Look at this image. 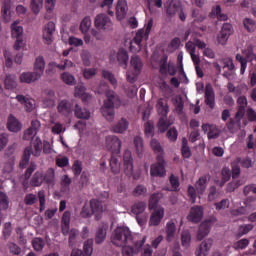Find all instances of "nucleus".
Instances as JSON below:
<instances>
[{"label":"nucleus","instance_id":"1","mask_svg":"<svg viewBox=\"0 0 256 256\" xmlns=\"http://www.w3.org/2000/svg\"><path fill=\"white\" fill-rule=\"evenodd\" d=\"M110 241L115 247H125L133 242V233L127 226H118L112 232Z\"/></svg>","mask_w":256,"mask_h":256},{"label":"nucleus","instance_id":"2","mask_svg":"<svg viewBox=\"0 0 256 256\" xmlns=\"http://www.w3.org/2000/svg\"><path fill=\"white\" fill-rule=\"evenodd\" d=\"M41 151H43V141H41V138L36 137L31 141V146H27L24 149L22 160L19 163L20 169H25V167L29 165L31 155H34V157H40Z\"/></svg>","mask_w":256,"mask_h":256},{"label":"nucleus","instance_id":"3","mask_svg":"<svg viewBox=\"0 0 256 256\" xmlns=\"http://www.w3.org/2000/svg\"><path fill=\"white\" fill-rule=\"evenodd\" d=\"M130 68L132 72H127V81L129 83H135L137 75H139L141 73V69H143V61H141V58L138 55L131 56Z\"/></svg>","mask_w":256,"mask_h":256},{"label":"nucleus","instance_id":"4","mask_svg":"<svg viewBox=\"0 0 256 256\" xmlns=\"http://www.w3.org/2000/svg\"><path fill=\"white\" fill-rule=\"evenodd\" d=\"M94 25L99 31H111L113 29V21L107 14H98L94 19Z\"/></svg>","mask_w":256,"mask_h":256},{"label":"nucleus","instance_id":"5","mask_svg":"<svg viewBox=\"0 0 256 256\" xmlns=\"http://www.w3.org/2000/svg\"><path fill=\"white\" fill-rule=\"evenodd\" d=\"M165 158L163 155H157V162L151 165L150 175L151 177H165Z\"/></svg>","mask_w":256,"mask_h":256},{"label":"nucleus","instance_id":"6","mask_svg":"<svg viewBox=\"0 0 256 256\" xmlns=\"http://www.w3.org/2000/svg\"><path fill=\"white\" fill-rule=\"evenodd\" d=\"M145 241H147V236H144L141 240L134 242L133 246H123L122 254L123 256H134L141 253V248L145 245Z\"/></svg>","mask_w":256,"mask_h":256},{"label":"nucleus","instance_id":"7","mask_svg":"<svg viewBox=\"0 0 256 256\" xmlns=\"http://www.w3.org/2000/svg\"><path fill=\"white\" fill-rule=\"evenodd\" d=\"M166 13L168 17H175V15H178L179 19L182 21H185V19H187V15L183 11V6L181 5V2H171L166 10Z\"/></svg>","mask_w":256,"mask_h":256},{"label":"nucleus","instance_id":"8","mask_svg":"<svg viewBox=\"0 0 256 256\" xmlns=\"http://www.w3.org/2000/svg\"><path fill=\"white\" fill-rule=\"evenodd\" d=\"M123 171L125 173L126 177H132L133 176V154L131 151L126 150L124 152L123 156Z\"/></svg>","mask_w":256,"mask_h":256},{"label":"nucleus","instance_id":"9","mask_svg":"<svg viewBox=\"0 0 256 256\" xmlns=\"http://www.w3.org/2000/svg\"><path fill=\"white\" fill-rule=\"evenodd\" d=\"M74 110L75 106L73 105V102L66 99L58 102L57 111L60 115H63L64 117H69V115H71Z\"/></svg>","mask_w":256,"mask_h":256},{"label":"nucleus","instance_id":"10","mask_svg":"<svg viewBox=\"0 0 256 256\" xmlns=\"http://www.w3.org/2000/svg\"><path fill=\"white\" fill-rule=\"evenodd\" d=\"M204 102L210 109H215V90L211 83L206 84L204 90Z\"/></svg>","mask_w":256,"mask_h":256},{"label":"nucleus","instance_id":"11","mask_svg":"<svg viewBox=\"0 0 256 256\" xmlns=\"http://www.w3.org/2000/svg\"><path fill=\"white\" fill-rule=\"evenodd\" d=\"M106 147L108 151H112V153L119 155V153H121V140L117 136H107Z\"/></svg>","mask_w":256,"mask_h":256},{"label":"nucleus","instance_id":"12","mask_svg":"<svg viewBox=\"0 0 256 256\" xmlns=\"http://www.w3.org/2000/svg\"><path fill=\"white\" fill-rule=\"evenodd\" d=\"M106 107H115L119 109L121 107V98L113 90L106 91V100L104 101Z\"/></svg>","mask_w":256,"mask_h":256},{"label":"nucleus","instance_id":"13","mask_svg":"<svg viewBox=\"0 0 256 256\" xmlns=\"http://www.w3.org/2000/svg\"><path fill=\"white\" fill-rule=\"evenodd\" d=\"M231 35H233V25L230 23H224L222 25L220 34L218 35V43H220V45H225Z\"/></svg>","mask_w":256,"mask_h":256},{"label":"nucleus","instance_id":"14","mask_svg":"<svg viewBox=\"0 0 256 256\" xmlns=\"http://www.w3.org/2000/svg\"><path fill=\"white\" fill-rule=\"evenodd\" d=\"M203 206H193L190 208L189 214L187 215V219L191 223H200L201 219H203Z\"/></svg>","mask_w":256,"mask_h":256},{"label":"nucleus","instance_id":"15","mask_svg":"<svg viewBox=\"0 0 256 256\" xmlns=\"http://www.w3.org/2000/svg\"><path fill=\"white\" fill-rule=\"evenodd\" d=\"M202 131L207 133L208 139H218L219 135H221V130L215 124H203Z\"/></svg>","mask_w":256,"mask_h":256},{"label":"nucleus","instance_id":"16","mask_svg":"<svg viewBox=\"0 0 256 256\" xmlns=\"http://www.w3.org/2000/svg\"><path fill=\"white\" fill-rule=\"evenodd\" d=\"M141 41H143V30L138 31L130 42L131 53H139L142 49Z\"/></svg>","mask_w":256,"mask_h":256},{"label":"nucleus","instance_id":"17","mask_svg":"<svg viewBox=\"0 0 256 256\" xmlns=\"http://www.w3.org/2000/svg\"><path fill=\"white\" fill-rule=\"evenodd\" d=\"M53 33H55V23L48 22L43 30V40L46 45L53 43Z\"/></svg>","mask_w":256,"mask_h":256},{"label":"nucleus","instance_id":"18","mask_svg":"<svg viewBox=\"0 0 256 256\" xmlns=\"http://www.w3.org/2000/svg\"><path fill=\"white\" fill-rule=\"evenodd\" d=\"M164 216H165V209L163 207L156 208L150 216L149 225H153L154 227H157V225L161 223V219H163Z\"/></svg>","mask_w":256,"mask_h":256},{"label":"nucleus","instance_id":"19","mask_svg":"<svg viewBox=\"0 0 256 256\" xmlns=\"http://www.w3.org/2000/svg\"><path fill=\"white\" fill-rule=\"evenodd\" d=\"M129 129V121H127L124 117L117 121V123L113 124L110 128L112 133L123 134L125 131Z\"/></svg>","mask_w":256,"mask_h":256},{"label":"nucleus","instance_id":"20","mask_svg":"<svg viewBox=\"0 0 256 256\" xmlns=\"http://www.w3.org/2000/svg\"><path fill=\"white\" fill-rule=\"evenodd\" d=\"M127 11H129V6H127L126 0H119L116 6V17L118 21H122L127 17Z\"/></svg>","mask_w":256,"mask_h":256},{"label":"nucleus","instance_id":"21","mask_svg":"<svg viewBox=\"0 0 256 256\" xmlns=\"http://www.w3.org/2000/svg\"><path fill=\"white\" fill-rule=\"evenodd\" d=\"M211 231V221L206 220L202 222L199 226L198 232H197V240L203 241L207 235H209V232Z\"/></svg>","mask_w":256,"mask_h":256},{"label":"nucleus","instance_id":"22","mask_svg":"<svg viewBox=\"0 0 256 256\" xmlns=\"http://www.w3.org/2000/svg\"><path fill=\"white\" fill-rule=\"evenodd\" d=\"M109 229V226L107 224H100L96 234H95V243L96 245H101L105 239H107V230Z\"/></svg>","mask_w":256,"mask_h":256},{"label":"nucleus","instance_id":"23","mask_svg":"<svg viewBox=\"0 0 256 256\" xmlns=\"http://www.w3.org/2000/svg\"><path fill=\"white\" fill-rule=\"evenodd\" d=\"M116 59L118 61V65L123 69H127V64L129 63V53L127 50L121 48L118 50L116 54Z\"/></svg>","mask_w":256,"mask_h":256},{"label":"nucleus","instance_id":"24","mask_svg":"<svg viewBox=\"0 0 256 256\" xmlns=\"http://www.w3.org/2000/svg\"><path fill=\"white\" fill-rule=\"evenodd\" d=\"M156 110L161 117H167L169 115V104L166 99L160 98L156 103Z\"/></svg>","mask_w":256,"mask_h":256},{"label":"nucleus","instance_id":"25","mask_svg":"<svg viewBox=\"0 0 256 256\" xmlns=\"http://www.w3.org/2000/svg\"><path fill=\"white\" fill-rule=\"evenodd\" d=\"M7 129L12 133H18V131L21 129V122H19V120L14 117L13 114L8 116Z\"/></svg>","mask_w":256,"mask_h":256},{"label":"nucleus","instance_id":"26","mask_svg":"<svg viewBox=\"0 0 256 256\" xmlns=\"http://www.w3.org/2000/svg\"><path fill=\"white\" fill-rule=\"evenodd\" d=\"M211 247H213V240L207 239L204 240L201 244L199 249L196 251L197 256H207L209 255V251L211 250Z\"/></svg>","mask_w":256,"mask_h":256},{"label":"nucleus","instance_id":"27","mask_svg":"<svg viewBox=\"0 0 256 256\" xmlns=\"http://www.w3.org/2000/svg\"><path fill=\"white\" fill-rule=\"evenodd\" d=\"M71 225V212L65 211L61 220V231L63 235L69 234V227Z\"/></svg>","mask_w":256,"mask_h":256},{"label":"nucleus","instance_id":"28","mask_svg":"<svg viewBox=\"0 0 256 256\" xmlns=\"http://www.w3.org/2000/svg\"><path fill=\"white\" fill-rule=\"evenodd\" d=\"M102 116L106 118V121L109 123H113L115 121V107L113 106H107L103 104V107L101 108Z\"/></svg>","mask_w":256,"mask_h":256},{"label":"nucleus","instance_id":"29","mask_svg":"<svg viewBox=\"0 0 256 256\" xmlns=\"http://www.w3.org/2000/svg\"><path fill=\"white\" fill-rule=\"evenodd\" d=\"M90 207L92 214L96 216V219H101V213H103V204L99 200H91Z\"/></svg>","mask_w":256,"mask_h":256},{"label":"nucleus","instance_id":"30","mask_svg":"<svg viewBox=\"0 0 256 256\" xmlns=\"http://www.w3.org/2000/svg\"><path fill=\"white\" fill-rule=\"evenodd\" d=\"M74 115L77 119H89L91 112L85 108H81L79 104H74Z\"/></svg>","mask_w":256,"mask_h":256},{"label":"nucleus","instance_id":"31","mask_svg":"<svg viewBox=\"0 0 256 256\" xmlns=\"http://www.w3.org/2000/svg\"><path fill=\"white\" fill-rule=\"evenodd\" d=\"M133 143L138 157H143V152L145 151L143 138L141 136H136L134 137Z\"/></svg>","mask_w":256,"mask_h":256},{"label":"nucleus","instance_id":"32","mask_svg":"<svg viewBox=\"0 0 256 256\" xmlns=\"http://www.w3.org/2000/svg\"><path fill=\"white\" fill-rule=\"evenodd\" d=\"M195 189L198 195H203L205 193V189H207V176H202L195 183Z\"/></svg>","mask_w":256,"mask_h":256},{"label":"nucleus","instance_id":"33","mask_svg":"<svg viewBox=\"0 0 256 256\" xmlns=\"http://www.w3.org/2000/svg\"><path fill=\"white\" fill-rule=\"evenodd\" d=\"M4 85L6 89L12 90L17 89V76L13 74L6 75L4 80Z\"/></svg>","mask_w":256,"mask_h":256},{"label":"nucleus","instance_id":"34","mask_svg":"<svg viewBox=\"0 0 256 256\" xmlns=\"http://www.w3.org/2000/svg\"><path fill=\"white\" fill-rule=\"evenodd\" d=\"M7 247L10 255L21 256L23 255V248L17 245L15 242H8Z\"/></svg>","mask_w":256,"mask_h":256},{"label":"nucleus","instance_id":"35","mask_svg":"<svg viewBox=\"0 0 256 256\" xmlns=\"http://www.w3.org/2000/svg\"><path fill=\"white\" fill-rule=\"evenodd\" d=\"M150 147L152 151H154V153L162 155L163 157L165 151L163 150V146L161 145V142H159V140H157L156 138H152L150 140Z\"/></svg>","mask_w":256,"mask_h":256},{"label":"nucleus","instance_id":"36","mask_svg":"<svg viewBox=\"0 0 256 256\" xmlns=\"http://www.w3.org/2000/svg\"><path fill=\"white\" fill-rule=\"evenodd\" d=\"M43 181H44L43 173L37 171L33 174L31 181H30V185L32 187H41V185H43Z\"/></svg>","mask_w":256,"mask_h":256},{"label":"nucleus","instance_id":"37","mask_svg":"<svg viewBox=\"0 0 256 256\" xmlns=\"http://www.w3.org/2000/svg\"><path fill=\"white\" fill-rule=\"evenodd\" d=\"M147 209V204L145 202H136L132 205L131 211L134 215H141Z\"/></svg>","mask_w":256,"mask_h":256},{"label":"nucleus","instance_id":"38","mask_svg":"<svg viewBox=\"0 0 256 256\" xmlns=\"http://www.w3.org/2000/svg\"><path fill=\"white\" fill-rule=\"evenodd\" d=\"M110 168L114 175H118V173H121V162L119 161V158L115 156L111 157Z\"/></svg>","mask_w":256,"mask_h":256},{"label":"nucleus","instance_id":"39","mask_svg":"<svg viewBox=\"0 0 256 256\" xmlns=\"http://www.w3.org/2000/svg\"><path fill=\"white\" fill-rule=\"evenodd\" d=\"M12 37L19 39L23 37V27L19 26V22L15 21L11 26Z\"/></svg>","mask_w":256,"mask_h":256},{"label":"nucleus","instance_id":"40","mask_svg":"<svg viewBox=\"0 0 256 256\" xmlns=\"http://www.w3.org/2000/svg\"><path fill=\"white\" fill-rule=\"evenodd\" d=\"M133 197H145L147 195V187L143 184H138L132 191Z\"/></svg>","mask_w":256,"mask_h":256},{"label":"nucleus","instance_id":"41","mask_svg":"<svg viewBox=\"0 0 256 256\" xmlns=\"http://www.w3.org/2000/svg\"><path fill=\"white\" fill-rule=\"evenodd\" d=\"M244 29H246L247 33H254L256 29V22L251 18L243 19Z\"/></svg>","mask_w":256,"mask_h":256},{"label":"nucleus","instance_id":"42","mask_svg":"<svg viewBox=\"0 0 256 256\" xmlns=\"http://www.w3.org/2000/svg\"><path fill=\"white\" fill-rule=\"evenodd\" d=\"M68 245L69 247H75V243L77 241V237H79V230L72 228L70 231L68 230Z\"/></svg>","mask_w":256,"mask_h":256},{"label":"nucleus","instance_id":"43","mask_svg":"<svg viewBox=\"0 0 256 256\" xmlns=\"http://www.w3.org/2000/svg\"><path fill=\"white\" fill-rule=\"evenodd\" d=\"M176 231H177V227L175 226V223L168 222L166 224L167 241L173 240V237H175Z\"/></svg>","mask_w":256,"mask_h":256},{"label":"nucleus","instance_id":"44","mask_svg":"<svg viewBox=\"0 0 256 256\" xmlns=\"http://www.w3.org/2000/svg\"><path fill=\"white\" fill-rule=\"evenodd\" d=\"M21 83H35L37 78L33 74V72H24L20 75Z\"/></svg>","mask_w":256,"mask_h":256},{"label":"nucleus","instance_id":"45","mask_svg":"<svg viewBox=\"0 0 256 256\" xmlns=\"http://www.w3.org/2000/svg\"><path fill=\"white\" fill-rule=\"evenodd\" d=\"M145 137H153L155 135V124L152 121H147L144 124Z\"/></svg>","mask_w":256,"mask_h":256},{"label":"nucleus","instance_id":"46","mask_svg":"<svg viewBox=\"0 0 256 256\" xmlns=\"http://www.w3.org/2000/svg\"><path fill=\"white\" fill-rule=\"evenodd\" d=\"M227 129L230 133H237L241 129V122L231 118L229 123H227Z\"/></svg>","mask_w":256,"mask_h":256},{"label":"nucleus","instance_id":"47","mask_svg":"<svg viewBox=\"0 0 256 256\" xmlns=\"http://www.w3.org/2000/svg\"><path fill=\"white\" fill-rule=\"evenodd\" d=\"M43 178L48 185H55V169L49 168Z\"/></svg>","mask_w":256,"mask_h":256},{"label":"nucleus","instance_id":"48","mask_svg":"<svg viewBox=\"0 0 256 256\" xmlns=\"http://www.w3.org/2000/svg\"><path fill=\"white\" fill-rule=\"evenodd\" d=\"M9 209V197L5 192H0V213Z\"/></svg>","mask_w":256,"mask_h":256},{"label":"nucleus","instance_id":"49","mask_svg":"<svg viewBox=\"0 0 256 256\" xmlns=\"http://www.w3.org/2000/svg\"><path fill=\"white\" fill-rule=\"evenodd\" d=\"M241 158H237L236 161L232 162V179H237L241 175Z\"/></svg>","mask_w":256,"mask_h":256},{"label":"nucleus","instance_id":"50","mask_svg":"<svg viewBox=\"0 0 256 256\" xmlns=\"http://www.w3.org/2000/svg\"><path fill=\"white\" fill-rule=\"evenodd\" d=\"M181 151L184 159H189V157H191V148H189V143L187 141V138H182Z\"/></svg>","mask_w":256,"mask_h":256},{"label":"nucleus","instance_id":"51","mask_svg":"<svg viewBox=\"0 0 256 256\" xmlns=\"http://www.w3.org/2000/svg\"><path fill=\"white\" fill-rule=\"evenodd\" d=\"M61 79L66 85H75L77 83V81L75 80V76H73L69 72L62 73Z\"/></svg>","mask_w":256,"mask_h":256},{"label":"nucleus","instance_id":"52","mask_svg":"<svg viewBox=\"0 0 256 256\" xmlns=\"http://www.w3.org/2000/svg\"><path fill=\"white\" fill-rule=\"evenodd\" d=\"M32 247L34 251H43V247H45V240L43 238L36 237L32 240Z\"/></svg>","mask_w":256,"mask_h":256},{"label":"nucleus","instance_id":"53","mask_svg":"<svg viewBox=\"0 0 256 256\" xmlns=\"http://www.w3.org/2000/svg\"><path fill=\"white\" fill-rule=\"evenodd\" d=\"M102 77L104 79H107L111 83V85L117 87V79L112 72H110L109 70H102Z\"/></svg>","mask_w":256,"mask_h":256},{"label":"nucleus","instance_id":"54","mask_svg":"<svg viewBox=\"0 0 256 256\" xmlns=\"http://www.w3.org/2000/svg\"><path fill=\"white\" fill-rule=\"evenodd\" d=\"M2 15L6 21L9 20V15H11V0H4V5L2 6Z\"/></svg>","mask_w":256,"mask_h":256},{"label":"nucleus","instance_id":"55","mask_svg":"<svg viewBox=\"0 0 256 256\" xmlns=\"http://www.w3.org/2000/svg\"><path fill=\"white\" fill-rule=\"evenodd\" d=\"M83 251L84 256L93 255V239H88L84 242Z\"/></svg>","mask_w":256,"mask_h":256},{"label":"nucleus","instance_id":"56","mask_svg":"<svg viewBox=\"0 0 256 256\" xmlns=\"http://www.w3.org/2000/svg\"><path fill=\"white\" fill-rule=\"evenodd\" d=\"M191 17L196 23H202V21H205V15L201 14V11L197 8L192 9Z\"/></svg>","mask_w":256,"mask_h":256},{"label":"nucleus","instance_id":"57","mask_svg":"<svg viewBox=\"0 0 256 256\" xmlns=\"http://www.w3.org/2000/svg\"><path fill=\"white\" fill-rule=\"evenodd\" d=\"M3 55L5 67L11 69V67H13V54H11V52H9L8 50H4Z\"/></svg>","mask_w":256,"mask_h":256},{"label":"nucleus","instance_id":"58","mask_svg":"<svg viewBox=\"0 0 256 256\" xmlns=\"http://www.w3.org/2000/svg\"><path fill=\"white\" fill-rule=\"evenodd\" d=\"M89 29H91V18L87 16L81 21L80 31L85 34Z\"/></svg>","mask_w":256,"mask_h":256},{"label":"nucleus","instance_id":"59","mask_svg":"<svg viewBox=\"0 0 256 256\" xmlns=\"http://www.w3.org/2000/svg\"><path fill=\"white\" fill-rule=\"evenodd\" d=\"M11 233H13V228L11 227V222H6L4 224V228H3V239L4 241H7V239H9V237H11Z\"/></svg>","mask_w":256,"mask_h":256},{"label":"nucleus","instance_id":"60","mask_svg":"<svg viewBox=\"0 0 256 256\" xmlns=\"http://www.w3.org/2000/svg\"><path fill=\"white\" fill-rule=\"evenodd\" d=\"M31 9L35 15L43 9V0H32L31 1Z\"/></svg>","mask_w":256,"mask_h":256},{"label":"nucleus","instance_id":"61","mask_svg":"<svg viewBox=\"0 0 256 256\" xmlns=\"http://www.w3.org/2000/svg\"><path fill=\"white\" fill-rule=\"evenodd\" d=\"M223 69H228V71H235V64H233V59L224 58L221 60Z\"/></svg>","mask_w":256,"mask_h":256},{"label":"nucleus","instance_id":"62","mask_svg":"<svg viewBox=\"0 0 256 256\" xmlns=\"http://www.w3.org/2000/svg\"><path fill=\"white\" fill-rule=\"evenodd\" d=\"M24 203L28 206L35 205V203H37V195L33 193L26 194L24 197Z\"/></svg>","mask_w":256,"mask_h":256},{"label":"nucleus","instance_id":"63","mask_svg":"<svg viewBox=\"0 0 256 256\" xmlns=\"http://www.w3.org/2000/svg\"><path fill=\"white\" fill-rule=\"evenodd\" d=\"M181 241L183 247H189L191 243V233H189V231H183L181 234Z\"/></svg>","mask_w":256,"mask_h":256},{"label":"nucleus","instance_id":"64","mask_svg":"<svg viewBox=\"0 0 256 256\" xmlns=\"http://www.w3.org/2000/svg\"><path fill=\"white\" fill-rule=\"evenodd\" d=\"M95 75H97V69H95V68H85L83 70V76L86 79H93V77H95Z\"/></svg>","mask_w":256,"mask_h":256}]
</instances>
